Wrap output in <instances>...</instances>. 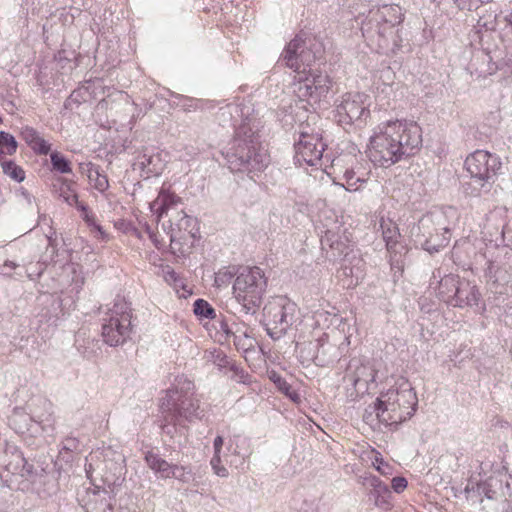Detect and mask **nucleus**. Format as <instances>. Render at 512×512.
<instances>
[{"mask_svg": "<svg viewBox=\"0 0 512 512\" xmlns=\"http://www.w3.org/2000/svg\"><path fill=\"white\" fill-rule=\"evenodd\" d=\"M434 281L437 284L435 289L437 290L438 297L447 304L451 305L456 293L455 290L458 289V286L462 280H460L457 275L453 274L441 276L440 270H437L433 272L432 278L430 280V286L434 285Z\"/></svg>", "mask_w": 512, "mask_h": 512, "instance_id": "23", "label": "nucleus"}, {"mask_svg": "<svg viewBox=\"0 0 512 512\" xmlns=\"http://www.w3.org/2000/svg\"><path fill=\"white\" fill-rule=\"evenodd\" d=\"M50 160L55 171L62 174H67L72 171L70 162L61 153L57 151L52 152L50 154Z\"/></svg>", "mask_w": 512, "mask_h": 512, "instance_id": "35", "label": "nucleus"}, {"mask_svg": "<svg viewBox=\"0 0 512 512\" xmlns=\"http://www.w3.org/2000/svg\"><path fill=\"white\" fill-rule=\"evenodd\" d=\"M368 101L369 96L365 93L349 92L342 95L336 102V121L342 126L365 123L370 114Z\"/></svg>", "mask_w": 512, "mask_h": 512, "instance_id": "15", "label": "nucleus"}, {"mask_svg": "<svg viewBox=\"0 0 512 512\" xmlns=\"http://www.w3.org/2000/svg\"><path fill=\"white\" fill-rule=\"evenodd\" d=\"M232 339L238 337V335H244L249 332V328L244 323L232 322Z\"/></svg>", "mask_w": 512, "mask_h": 512, "instance_id": "54", "label": "nucleus"}, {"mask_svg": "<svg viewBox=\"0 0 512 512\" xmlns=\"http://www.w3.org/2000/svg\"><path fill=\"white\" fill-rule=\"evenodd\" d=\"M118 512H139L136 508L120 507Z\"/></svg>", "mask_w": 512, "mask_h": 512, "instance_id": "62", "label": "nucleus"}, {"mask_svg": "<svg viewBox=\"0 0 512 512\" xmlns=\"http://www.w3.org/2000/svg\"><path fill=\"white\" fill-rule=\"evenodd\" d=\"M231 371L234 372V377L237 382L243 384H249L251 382L250 376L243 369L236 366V364H231Z\"/></svg>", "mask_w": 512, "mask_h": 512, "instance_id": "49", "label": "nucleus"}, {"mask_svg": "<svg viewBox=\"0 0 512 512\" xmlns=\"http://www.w3.org/2000/svg\"><path fill=\"white\" fill-rule=\"evenodd\" d=\"M269 378L271 381H273L275 383L277 388L282 393H284L286 396H288L291 400H293L294 402L299 401L300 397H299L298 393L295 390H293L291 385L283 377H281L278 373H276L275 371H272L269 374Z\"/></svg>", "mask_w": 512, "mask_h": 512, "instance_id": "30", "label": "nucleus"}, {"mask_svg": "<svg viewBox=\"0 0 512 512\" xmlns=\"http://www.w3.org/2000/svg\"><path fill=\"white\" fill-rule=\"evenodd\" d=\"M362 484L369 489V497L376 507L383 510L391 509V491L383 481L374 475H367L363 477Z\"/></svg>", "mask_w": 512, "mask_h": 512, "instance_id": "21", "label": "nucleus"}, {"mask_svg": "<svg viewBox=\"0 0 512 512\" xmlns=\"http://www.w3.org/2000/svg\"><path fill=\"white\" fill-rule=\"evenodd\" d=\"M217 323L218 333H221L225 337V340H229L230 338H232V324L228 323V321L224 319L218 320Z\"/></svg>", "mask_w": 512, "mask_h": 512, "instance_id": "51", "label": "nucleus"}, {"mask_svg": "<svg viewBox=\"0 0 512 512\" xmlns=\"http://www.w3.org/2000/svg\"><path fill=\"white\" fill-rule=\"evenodd\" d=\"M390 253V265L391 269L395 273L401 274L404 270V260L402 259L400 251H398V248H394L391 251H388Z\"/></svg>", "mask_w": 512, "mask_h": 512, "instance_id": "43", "label": "nucleus"}, {"mask_svg": "<svg viewBox=\"0 0 512 512\" xmlns=\"http://www.w3.org/2000/svg\"><path fill=\"white\" fill-rule=\"evenodd\" d=\"M177 216H180V221L176 222V231H183L191 234L195 224V219L192 216L186 214L184 209L177 211Z\"/></svg>", "mask_w": 512, "mask_h": 512, "instance_id": "38", "label": "nucleus"}, {"mask_svg": "<svg viewBox=\"0 0 512 512\" xmlns=\"http://www.w3.org/2000/svg\"><path fill=\"white\" fill-rule=\"evenodd\" d=\"M381 410H383V406L380 405V400L377 397L376 401L365 409L363 414L364 422L372 427H375L378 424H383L382 416H380Z\"/></svg>", "mask_w": 512, "mask_h": 512, "instance_id": "29", "label": "nucleus"}, {"mask_svg": "<svg viewBox=\"0 0 512 512\" xmlns=\"http://www.w3.org/2000/svg\"><path fill=\"white\" fill-rule=\"evenodd\" d=\"M208 359L212 361L220 369L226 367H229L231 369V364H234L229 360V358L223 351L217 349H214L213 351L209 352Z\"/></svg>", "mask_w": 512, "mask_h": 512, "instance_id": "40", "label": "nucleus"}, {"mask_svg": "<svg viewBox=\"0 0 512 512\" xmlns=\"http://www.w3.org/2000/svg\"><path fill=\"white\" fill-rule=\"evenodd\" d=\"M346 379L354 386L358 393L368 392L377 385V371L369 363H360L352 360L348 367Z\"/></svg>", "mask_w": 512, "mask_h": 512, "instance_id": "19", "label": "nucleus"}, {"mask_svg": "<svg viewBox=\"0 0 512 512\" xmlns=\"http://www.w3.org/2000/svg\"><path fill=\"white\" fill-rule=\"evenodd\" d=\"M459 10L476 11L482 5L490 3L492 0H452Z\"/></svg>", "mask_w": 512, "mask_h": 512, "instance_id": "41", "label": "nucleus"}, {"mask_svg": "<svg viewBox=\"0 0 512 512\" xmlns=\"http://www.w3.org/2000/svg\"><path fill=\"white\" fill-rule=\"evenodd\" d=\"M343 177L346 181V185L335 183L333 187L336 191H356L358 190L357 184L359 182H364V180L360 177H357L355 172L352 170H346Z\"/></svg>", "mask_w": 512, "mask_h": 512, "instance_id": "32", "label": "nucleus"}, {"mask_svg": "<svg viewBox=\"0 0 512 512\" xmlns=\"http://www.w3.org/2000/svg\"><path fill=\"white\" fill-rule=\"evenodd\" d=\"M193 311L195 315L203 318L213 319L216 317V313L213 307L203 299H197L194 302Z\"/></svg>", "mask_w": 512, "mask_h": 512, "instance_id": "37", "label": "nucleus"}, {"mask_svg": "<svg viewBox=\"0 0 512 512\" xmlns=\"http://www.w3.org/2000/svg\"><path fill=\"white\" fill-rule=\"evenodd\" d=\"M451 231L450 224L446 219L445 211H432L423 215L419 221L410 229V235L416 245H420L430 254L439 252L449 244V235L444 236L438 241L431 239L435 233Z\"/></svg>", "mask_w": 512, "mask_h": 512, "instance_id": "9", "label": "nucleus"}, {"mask_svg": "<svg viewBox=\"0 0 512 512\" xmlns=\"http://www.w3.org/2000/svg\"><path fill=\"white\" fill-rule=\"evenodd\" d=\"M464 165L470 175V182L464 184V190L472 196H479L482 191L488 192L502 173L501 158L486 150H476L468 155Z\"/></svg>", "mask_w": 512, "mask_h": 512, "instance_id": "7", "label": "nucleus"}, {"mask_svg": "<svg viewBox=\"0 0 512 512\" xmlns=\"http://www.w3.org/2000/svg\"><path fill=\"white\" fill-rule=\"evenodd\" d=\"M57 193L60 198H62L69 205L78 206L80 202L78 201V196L76 191L73 189L72 183L68 181H63L59 188L57 189Z\"/></svg>", "mask_w": 512, "mask_h": 512, "instance_id": "31", "label": "nucleus"}, {"mask_svg": "<svg viewBox=\"0 0 512 512\" xmlns=\"http://www.w3.org/2000/svg\"><path fill=\"white\" fill-rule=\"evenodd\" d=\"M85 501L86 512H113L112 497L106 490H93L88 492Z\"/></svg>", "mask_w": 512, "mask_h": 512, "instance_id": "24", "label": "nucleus"}, {"mask_svg": "<svg viewBox=\"0 0 512 512\" xmlns=\"http://www.w3.org/2000/svg\"><path fill=\"white\" fill-rule=\"evenodd\" d=\"M30 131H35V130H34V129H32V128H26V129H25V131L23 132V134H24V136H25L26 141H27L30 145H32V144H33V142H34V141H33L34 135H32V134L30 133Z\"/></svg>", "mask_w": 512, "mask_h": 512, "instance_id": "58", "label": "nucleus"}, {"mask_svg": "<svg viewBox=\"0 0 512 512\" xmlns=\"http://www.w3.org/2000/svg\"><path fill=\"white\" fill-rule=\"evenodd\" d=\"M145 461L151 470L159 474L160 478H171V472L174 465L168 463L158 454L152 451L147 452L145 455Z\"/></svg>", "mask_w": 512, "mask_h": 512, "instance_id": "27", "label": "nucleus"}, {"mask_svg": "<svg viewBox=\"0 0 512 512\" xmlns=\"http://www.w3.org/2000/svg\"><path fill=\"white\" fill-rule=\"evenodd\" d=\"M30 133L34 135L32 148L39 154H47L50 151V144L41 138L37 131H30Z\"/></svg>", "mask_w": 512, "mask_h": 512, "instance_id": "44", "label": "nucleus"}, {"mask_svg": "<svg viewBox=\"0 0 512 512\" xmlns=\"http://www.w3.org/2000/svg\"><path fill=\"white\" fill-rule=\"evenodd\" d=\"M448 235H449V238H450L451 237V231H449V233H445L444 231H441V232L435 233L434 236L431 237V239L433 241H438L441 238H443L444 236H448Z\"/></svg>", "mask_w": 512, "mask_h": 512, "instance_id": "60", "label": "nucleus"}, {"mask_svg": "<svg viewBox=\"0 0 512 512\" xmlns=\"http://www.w3.org/2000/svg\"><path fill=\"white\" fill-rule=\"evenodd\" d=\"M83 172L87 173L90 184L99 192H104L109 187L108 178L105 174L101 173L99 166L92 163L86 164V168H82Z\"/></svg>", "mask_w": 512, "mask_h": 512, "instance_id": "28", "label": "nucleus"}, {"mask_svg": "<svg viewBox=\"0 0 512 512\" xmlns=\"http://www.w3.org/2000/svg\"><path fill=\"white\" fill-rule=\"evenodd\" d=\"M501 22L505 36L512 42V9L501 12Z\"/></svg>", "mask_w": 512, "mask_h": 512, "instance_id": "45", "label": "nucleus"}, {"mask_svg": "<svg viewBox=\"0 0 512 512\" xmlns=\"http://www.w3.org/2000/svg\"><path fill=\"white\" fill-rule=\"evenodd\" d=\"M182 204V199L175 193L161 189L157 198L150 203V209L155 213L157 221H160L163 217L183 209Z\"/></svg>", "mask_w": 512, "mask_h": 512, "instance_id": "22", "label": "nucleus"}, {"mask_svg": "<svg viewBox=\"0 0 512 512\" xmlns=\"http://www.w3.org/2000/svg\"><path fill=\"white\" fill-rule=\"evenodd\" d=\"M131 319L130 304L124 298L117 297L113 306L108 310L107 317L103 319V341L111 347L124 344L132 334Z\"/></svg>", "mask_w": 512, "mask_h": 512, "instance_id": "10", "label": "nucleus"}, {"mask_svg": "<svg viewBox=\"0 0 512 512\" xmlns=\"http://www.w3.org/2000/svg\"><path fill=\"white\" fill-rule=\"evenodd\" d=\"M380 228L382 230V236L386 243V247L388 251H391L394 248L404 249L403 245L398 244V239L400 238V232L397 224L391 219L381 218L380 220Z\"/></svg>", "mask_w": 512, "mask_h": 512, "instance_id": "26", "label": "nucleus"}, {"mask_svg": "<svg viewBox=\"0 0 512 512\" xmlns=\"http://www.w3.org/2000/svg\"><path fill=\"white\" fill-rule=\"evenodd\" d=\"M331 79L325 73L309 71L308 75L294 83V93L300 100L313 103L321 101L331 89Z\"/></svg>", "mask_w": 512, "mask_h": 512, "instance_id": "17", "label": "nucleus"}, {"mask_svg": "<svg viewBox=\"0 0 512 512\" xmlns=\"http://www.w3.org/2000/svg\"><path fill=\"white\" fill-rule=\"evenodd\" d=\"M402 12L398 5L385 4L369 12L367 21L362 26L363 36L373 38L378 35L386 38L393 33L396 25L402 22Z\"/></svg>", "mask_w": 512, "mask_h": 512, "instance_id": "13", "label": "nucleus"}, {"mask_svg": "<svg viewBox=\"0 0 512 512\" xmlns=\"http://www.w3.org/2000/svg\"><path fill=\"white\" fill-rule=\"evenodd\" d=\"M214 473L219 477H227L228 470L221 465L220 455L214 454L210 461Z\"/></svg>", "mask_w": 512, "mask_h": 512, "instance_id": "46", "label": "nucleus"}, {"mask_svg": "<svg viewBox=\"0 0 512 512\" xmlns=\"http://www.w3.org/2000/svg\"><path fill=\"white\" fill-rule=\"evenodd\" d=\"M321 244L323 247L329 245L333 259L343 256L342 273L344 276L351 278L349 286L357 285L358 281L363 278L365 270V262L360 255L350 249L348 244L337 239L336 235L329 230L322 236Z\"/></svg>", "mask_w": 512, "mask_h": 512, "instance_id": "12", "label": "nucleus"}, {"mask_svg": "<svg viewBox=\"0 0 512 512\" xmlns=\"http://www.w3.org/2000/svg\"><path fill=\"white\" fill-rule=\"evenodd\" d=\"M134 169H139L144 178L160 175L162 172V164L159 155H140L134 163Z\"/></svg>", "mask_w": 512, "mask_h": 512, "instance_id": "25", "label": "nucleus"}, {"mask_svg": "<svg viewBox=\"0 0 512 512\" xmlns=\"http://www.w3.org/2000/svg\"><path fill=\"white\" fill-rule=\"evenodd\" d=\"M267 279L259 267H242L233 284V294L246 313H254L263 299Z\"/></svg>", "mask_w": 512, "mask_h": 512, "instance_id": "8", "label": "nucleus"}, {"mask_svg": "<svg viewBox=\"0 0 512 512\" xmlns=\"http://www.w3.org/2000/svg\"><path fill=\"white\" fill-rule=\"evenodd\" d=\"M377 89V94H376V99L378 101H384L386 100V102L382 103V106H389L390 105V100L392 98H394V83H388V82H383L381 85H378L376 87Z\"/></svg>", "mask_w": 512, "mask_h": 512, "instance_id": "36", "label": "nucleus"}, {"mask_svg": "<svg viewBox=\"0 0 512 512\" xmlns=\"http://www.w3.org/2000/svg\"><path fill=\"white\" fill-rule=\"evenodd\" d=\"M2 123V118L0 117V124Z\"/></svg>", "mask_w": 512, "mask_h": 512, "instance_id": "64", "label": "nucleus"}, {"mask_svg": "<svg viewBox=\"0 0 512 512\" xmlns=\"http://www.w3.org/2000/svg\"><path fill=\"white\" fill-rule=\"evenodd\" d=\"M421 145L422 130L416 122L388 120L375 127L368 157L375 165L387 168L414 155Z\"/></svg>", "mask_w": 512, "mask_h": 512, "instance_id": "1", "label": "nucleus"}, {"mask_svg": "<svg viewBox=\"0 0 512 512\" xmlns=\"http://www.w3.org/2000/svg\"><path fill=\"white\" fill-rule=\"evenodd\" d=\"M67 266H68V268H71L73 271H75L72 264H67Z\"/></svg>", "mask_w": 512, "mask_h": 512, "instance_id": "63", "label": "nucleus"}, {"mask_svg": "<svg viewBox=\"0 0 512 512\" xmlns=\"http://www.w3.org/2000/svg\"><path fill=\"white\" fill-rule=\"evenodd\" d=\"M167 217L169 218L168 219V224H169L168 228H169V233L171 234V239H172L176 232V222L180 221V216H177V211H176Z\"/></svg>", "mask_w": 512, "mask_h": 512, "instance_id": "55", "label": "nucleus"}, {"mask_svg": "<svg viewBox=\"0 0 512 512\" xmlns=\"http://www.w3.org/2000/svg\"><path fill=\"white\" fill-rule=\"evenodd\" d=\"M298 134V140L294 144L297 163L317 165L321 161L325 147L319 130L306 123L299 126Z\"/></svg>", "mask_w": 512, "mask_h": 512, "instance_id": "14", "label": "nucleus"}, {"mask_svg": "<svg viewBox=\"0 0 512 512\" xmlns=\"http://www.w3.org/2000/svg\"><path fill=\"white\" fill-rule=\"evenodd\" d=\"M381 79H385V80H392L393 78V72L391 71L390 68H387L385 70H382L381 71V76H380Z\"/></svg>", "mask_w": 512, "mask_h": 512, "instance_id": "59", "label": "nucleus"}, {"mask_svg": "<svg viewBox=\"0 0 512 512\" xmlns=\"http://www.w3.org/2000/svg\"><path fill=\"white\" fill-rule=\"evenodd\" d=\"M502 237L507 246H512V215L502 228Z\"/></svg>", "mask_w": 512, "mask_h": 512, "instance_id": "50", "label": "nucleus"}, {"mask_svg": "<svg viewBox=\"0 0 512 512\" xmlns=\"http://www.w3.org/2000/svg\"><path fill=\"white\" fill-rule=\"evenodd\" d=\"M407 480L404 477H394L391 481V486L394 492L401 493L407 487Z\"/></svg>", "mask_w": 512, "mask_h": 512, "instance_id": "53", "label": "nucleus"}, {"mask_svg": "<svg viewBox=\"0 0 512 512\" xmlns=\"http://www.w3.org/2000/svg\"><path fill=\"white\" fill-rule=\"evenodd\" d=\"M57 256L58 250L51 237L47 238L46 251L41 256L33 245L10 243L0 250V274L5 277H27L36 281L49 264H57Z\"/></svg>", "mask_w": 512, "mask_h": 512, "instance_id": "3", "label": "nucleus"}, {"mask_svg": "<svg viewBox=\"0 0 512 512\" xmlns=\"http://www.w3.org/2000/svg\"><path fill=\"white\" fill-rule=\"evenodd\" d=\"M168 277L175 281L177 278V274L173 270H169L166 273V279H168Z\"/></svg>", "mask_w": 512, "mask_h": 512, "instance_id": "61", "label": "nucleus"}, {"mask_svg": "<svg viewBox=\"0 0 512 512\" xmlns=\"http://www.w3.org/2000/svg\"><path fill=\"white\" fill-rule=\"evenodd\" d=\"M297 305L285 296L272 298L263 309L267 334L273 340H279L287 334L295 321Z\"/></svg>", "mask_w": 512, "mask_h": 512, "instance_id": "11", "label": "nucleus"}, {"mask_svg": "<svg viewBox=\"0 0 512 512\" xmlns=\"http://www.w3.org/2000/svg\"><path fill=\"white\" fill-rule=\"evenodd\" d=\"M233 343L238 351L247 355L249 352L254 351L256 341L248 332L244 335H238V337L233 339Z\"/></svg>", "mask_w": 512, "mask_h": 512, "instance_id": "34", "label": "nucleus"}, {"mask_svg": "<svg viewBox=\"0 0 512 512\" xmlns=\"http://www.w3.org/2000/svg\"><path fill=\"white\" fill-rule=\"evenodd\" d=\"M451 306L458 308H471L476 313H483L486 309L482 295L478 287L467 280H462L455 290Z\"/></svg>", "mask_w": 512, "mask_h": 512, "instance_id": "20", "label": "nucleus"}, {"mask_svg": "<svg viewBox=\"0 0 512 512\" xmlns=\"http://www.w3.org/2000/svg\"><path fill=\"white\" fill-rule=\"evenodd\" d=\"M331 324L337 325V328L344 334L343 339L338 332L333 333L332 336L322 333L312 341L297 343V349L303 361L326 367L337 362L346 353L350 344V327L346 320L337 314L333 315Z\"/></svg>", "mask_w": 512, "mask_h": 512, "instance_id": "4", "label": "nucleus"}, {"mask_svg": "<svg viewBox=\"0 0 512 512\" xmlns=\"http://www.w3.org/2000/svg\"><path fill=\"white\" fill-rule=\"evenodd\" d=\"M371 456L369 457L373 467L382 475L388 476L392 475L393 467L384 461L381 453L372 449L370 452Z\"/></svg>", "mask_w": 512, "mask_h": 512, "instance_id": "33", "label": "nucleus"}, {"mask_svg": "<svg viewBox=\"0 0 512 512\" xmlns=\"http://www.w3.org/2000/svg\"><path fill=\"white\" fill-rule=\"evenodd\" d=\"M383 406L380 416L385 426H397L410 419L416 412L418 398L414 388L406 379L398 380L394 386L378 396Z\"/></svg>", "mask_w": 512, "mask_h": 512, "instance_id": "6", "label": "nucleus"}, {"mask_svg": "<svg viewBox=\"0 0 512 512\" xmlns=\"http://www.w3.org/2000/svg\"><path fill=\"white\" fill-rule=\"evenodd\" d=\"M0 148L2 151H5L7 154H13L17 149V142L13 135L1 131L0 132Z\"/></svg>", "mask_w": 512, "mask_h": 512, "instance_id": "39", "label": "nucleus"}, {"mask_svg": "<svg viewBox=\"0 0 512 512\" xmlns=\"http://www.w3.org/2000/svg\"><path fill=\"white\" fill-rule=\"evenodd\" d=\"M312 46L311 39H303L301 35H297L284 49L282 60L293 71L306 73V68L321 57V49H313Z\"/></svg>", "mask_w": 512, "mask_h": 512, "instance_id": "16", "label": "nucleus"}, {"mask_svg": "<svg viewBox=\"0 0 512 512\" xmlns=\"http://www.w3.org/2000/svg\"><path fill=\"white\" fill-rule=\"evenodd\" d=\"M171 478H175L183 483H188L192 480L193 475L191 470L187 467L174 465L171 472Z\"/></svg>", "mask_w": 512, "mask_h": 512, "instance_id": "42", "label": "nucleus"}, {"mask_svg": "<svg viewBox=\"0 0 512 512\" xmlns=\"http://www.w3.org/2000/svg\"><path fill=\"white\" fill-rule=\"evenodd\" d=\"M39 403L45 409V413H37L36 411H32V414H29L25 411L24 408L16 407L14 408L12 414L9 416L8 424L9 426L19 434H24L30 431L31 425L33 422L42 424L47 422L49 426L53 425L54 419L51 410V403L46 399H39Z\"/></svg>", "mask_w": 512, "mask_h": 512, "instance_id": "18", "label": "nucleus"}, {"mask_svg": "<svg viewBox=\"0 0 512 512\" xmlns=\"http://www.w3.org/2000/svg\"><path fill=\"white\" fill-rule=\"evenodd\" d=\"M245 118L236 126L235 136L226 152L228 167L232 172L257 174L270 162L267 150L259 141L260 120L249 114V107H234Z\"/></svg>", "mask_w": 512, "mask_h": 512, "instance_id": "2", "label": "nucleus"}, {"mask_svg": "<svg viewBox=\"0 0 512 512\" xmlns=\"http://www.w3.org/2000/svg\"><path fill=\"white\" fill-rule=\"evenodd\" d=\"M102 455V452H94L90 453V455L86 458L85 471L89 476L93 471L100 469V465L96 464L94 466V461L99 459V456Z\"/></svg>", "mask_w": 512, "mask_h": 512, "instance_id": "48", "label": "nucleus"}, {"mask_svg": "<svg viewBox=\"0 0 512 512\" xmlns=\"http://www.w3.org/2000/svg\"><path fill=\"white\" fill-rule=\"evenodd\" d=\"M213 446H214V454L220 455V451L223 446V438L221 436H217L214 439Z\"/></svg>", "mask_w": 512, "mask_h": 512, "instance_id": "57", "label": "nucleus"}, {"mask_svg": "<svg viewBox=\"0 0 512 512\" xmlns=\"http://www.w3.org/2000/svg\"><path fill=\"white\" fill-rule=\"evenodd\" d=\"M76 207H77L79 210H81V211H82V213H83V214H82V217H83V219L86 221V223H87L89 226H93V227H95L99 232H101V233H102V228H101V226H99V225H97V224H96L95 218H94V216H93L92 214H90V212H89L88 208H87L84 204H82V203H80V204H79L78 206H76Z\"/></svg>", "mask_w": 512, "mask_h": 512, "instance_id": "47", "label": "nucleus"}, {"mask_svg": "<svg viewBox=\"0 0 512 512\" xmlns=\"http://www.w3.org/2000/svg\"><path fill=\"white\" fill-rule=\"evenodd\" d=\"M17 195L19 197H22L23 200L27 203V205H31L32 204L33 197H32V195L27 190H25L23 188H20L17 191Z\"/></svg>", "mask_w": 512, "mask_h": 512, "instance_id": "56", "label": "nucleus"}, {"mask_svg": "<svg viewBox=\"0 0 512 512\" xmlns=\"http://www.w3.org/2000/svg\"><path fill=\"white\" fill-rule=\"evenodd\" d=\"M80 442L77 438L69 436L62 442V449L70 452L79 450Z\"/></svg>", "mask_w": 512, "mask_h": 512, "instance_id": "52", "label": "nucleus"}, {"mask_svg": "<svg viewBox=\"0 0 512 512\" xmlns=\"http://www.w3.org/2000/svg\"><path fill=\"white\" fill-rule=\"evenodd\" d=\"M194 384L186 377L176 378L174 386L166 391L165 397L160 401V411L167 424H182L201 419L203 410L198 400L193 397Z\"/></svg>", "mask_w": 512, "mask_h": 512, "instance_id": "5", "label": "nucleus"}]
</instances>
